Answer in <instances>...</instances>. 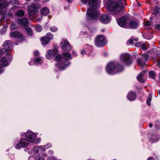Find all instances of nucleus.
Returning a JSON list of instances; mask_svg holds the SVG:
<instances>
[{"mask_svg":"<svg viewBox=\"0 0 160 160\" xmlns=\"http://www.w3.org/2000/svg\"><path fill=\"white\" fill-rule=\"evenodd\" d=\"M124 2L122 0L109 1L107 2V8L109 11L118 15L123 10Z\"/></svg>","mask_w":160,"mask_h":160,"instance_id":"1","label":"nucleus"},{"mask_svg":"<svg viewBox=\"0 0 160 160\" xmlns=\"http://www.w3.org/2000/svg\"><path fill=\"white\" fill-rule=\"evenodd\" d=\"M88 2L91 8L87 11V19H97L98 15V12L97 9L99 7V0H88Z\"/></svg>","mask_w":160,"mask_h":160,"instance_id":"2","label":"nucleus"},{"mask_svg":"<svg viewBox=\"0 0 160 160\" xmlns=\"http://www.w3.org/2000/svg\"><path fill=\"white\" fill-rule=\"evenodd\" d=\"M51 147L50 144H47L41 147H35L32 151V153L34 155L35 160H45V159L40 156V153H42L49 147Z\"/></svg>","mask_w":160,"mask_h":160,"instance_id":"3","label":"nucleus"},{"mask_svg":"<svg viewBox=\"0 0 160 160\" xmlns=\"http://www.w3.org/2000/svg\"><path fill=\"white\" fill-rule=\"evenodd\" d=\"M123 67L119 64H117L115 67L114 63L111 62L107 65L106 70L107 72L109 73H115L119 72L123 70Z\"/></svg>","mask_w":160,"mask_h":160,"instance_id":"4","label":"nucleus"},{"mask_svg":"<svg viewBox=\"0 0 160 160\" xmlns=\"http://www.w3.org/2000/svg\"><path fill=\"white\" fill-rule=\"evenodd\" d=\"M39 6V4L37 3H33L28 6V13L30 17H36V15L38 11V8Z\"/></svg>","mask_w":160,"mask_h":160,"instance_id":"5","label":"nucleus"},{"mask_svg":"<svg viewBox=\"0 0 160 160\" xmlns=\"http://www.w3.org/2000/svg\"><path fill=\"white\" fill-rule=\"evenodd\" d=\"M62 54L64 58V64H63L62 66H60L58 67L59 69L60 70H63L67 67L69 64L68 62V60L71 58V55L70 53L64 52L62 53Z\"/></svg>","mask_w":160,"mask_h":160,"instance_id":"6","label":"nucleus"},{"mask_svg":"<svg viewBox=\"0 0 160 160\" xmlns=\"http://www.w3.org/2000/svg\"><path fill=\"white\" fill-rule=\"evenodd\" d=\"M106 41L105 37L102 35L97 36L95 38L94 43L96 46L99 47L106 44Z\"/></svg>","mask_w":160,"mask_h":160,"instance_id":"7","label":"nucleus"},{"mask_svg":"<svg viewBox=\"0 0 160 160\" xmlns=\"http://www.w3.org/2000/svg\"><path fill=\"white\" fill-rule=\"evenodd\" d=\"M129 19L126 17H122L117 20L118 25L121 27L128 28Z\"/></svg>","mask_w":160,"mask_h":160,"instance_id":"8","label":"nucleus"},{"mask_svg":"<svg viewBox=\"0 0 160 160\" xmlns=\"http://www.w3.org/2000/svg\"><path fill=\"white\" fill-rule=\"evenodd\" d=\"M121 61L127 65H130L132 63V60L130 55L128 54H123L120 57Z\"/></svg>","mask_w":160,"mask_h":160,"instance_id":"9","label":"nucleus"},{"mask_svg":"<svg viewBox=\"0 0 160 160\" xmlns=\"http://www.w3.org/2000/svg\"><path fill=\"white\" fill-rule=\"evenodd\" d=\"M25 136L27 140L31 142H33L36 138L35 134L31 131L27 132L25 133Z\"/></svg>","mask_w":160,"mask_h":160,"instance_id":"10","label":"nucleus"},{"mask_svg":"<svg viewBox=\"0 0 160 160\" xmlns=\"http://www.w3.org/2000/svg\"><path fill=\"white\" fill-rule=\"evenodd\" d=\"M29 143L28 140L25 138H22L20 142L17 145L16 148L19 149L22 147H26L28 146Z\"/></svg>","mask_w":160,"mask_h":160,"instance_id":"11","label":"nucleus"},{"mask_svg":"<svg viewBox=\"0 0 160 160\" xmlns=\"http://www.w3.org/2000/svg\"><path fill=\"white\" fill-rule=\"evenodd\" d=\"M62 49L65 51H69L71 49V47L69 43L67 41H64L60 43Z\"/></svg>","mask_w":160,"mask_h":160,"instance_id":"12","label":"nucleus"},{"mask_svg":"<svg viewBox=\"0 0 160 160\" xmlns=\"http://www.w3.org/2000/svg\"><path fill=\"white\" fill-rule=\"evenodd\" d=\"M12 41L10 40H7L5 42L3 43V45L4 48H2V51L6 52L8 51L10 49L12 46Z\"/></svg>","mask_w":160,"mask_h":160,"instance_id":"13","label":"nucleus"},{"mask_svg":"<svg viewBox=\"0 0 160 160\" xmlns=\"http://www.w3.org/2000/svg\"><path fill=\"white\" fill-rule=\"evenodd\" d=\"M57 52L58 50L57 49L49 50L46 55V57L48 59H51L57 54Z\"/></svg>","mask_w":160,"mask_h":160,"instance_id":"14","label":"nucleus"},{"mask_svg":"<svg viewBox=\"0 0 160 160\" xmlns=\"http://www.w3.org/2000/svg\"><path fill=\"white\" fill-rule=\"evenodd\" d=\"M8 62L5 57H3L0 59V73L2 72L3 70V68L7 66Z\"/></svg>","mask_w":160,"mask_h":160,"instance_id":"15","label":"nucleus"},{"mask_svg":"<svg viewBox=\"0 0 160 160\" xmlns=\"http://www.w3.org/2000/svg\"><path fill=\"white\" fill-rule=\"evenodd\" d=\"M100 22L103 23H107L110 20V18L106 14H104L101 15L100 17Z\"/></svg>","mask_w":160,"mask_h":160,"instance_id":"16","label":"nucleus"},{"mask_svg":"<svg viewBox=\"0 0 160 160\" xmlns=\"http://www.w3.org/2000/svg\"><path fill=\"white\" fill-rule=\"evenodd\" d=\"M54 60L55 61L59 62H58L57 63V64H56L55 66L56 67L58 68L59 69L58 67L60 66H62L63 64H64V61H63L62 62H61V61L62 60V58L61 57V55L60 54H58L55 57Z\"/></svg>","mask_w":160,"mask_h":160,"instance_id":"17","label":"nucleus"},{"mask_svg":"<svg viewBox=\"0 0 160 160\" xmlns=\"http://www.w3.org/2000/svg\"><path fill=\"white\" fill-rule=\"evenodd\" d=\"M47 36H49V37H45L42 38L41 39L42 42L43 44L46 45L50 41L53 36V35L51 33H48L47 35Z\"/></svg>","mask_w":160,"mask_h":160,"instance_id":"18","label":"nucleus"},{"mask_svg":"<svg viewBox=\"0 0 160 160\" xmlns=\"http://www.w3.org/2000/svg\"><path fill=\"white\" fill-rule=\"evenodd\" d=\"M85 47L86 49L82 50L81 52V54L83 55L84 53H86L88 55V56L90 55V53H91L92 52V47L91 46L86 45Z\"/></svg>","mask_w":160,"mask_h":160,"instance_id":"19","label":"nucleus"},{"mask_svg":"<svg viewBox=\"0 0 160 160\" xmlns=\"http://www.w3.org/2000/svg\"><path fill=\"white\" fill-rule=\"evenodd\" d=\"M145 72L143 71L140 73L137 77V79L138 81L139 82L142 83L145 82L146 80V79L145 78Z\"/></svg>","mask_w":160,"mask_h":160,"instance_id":"20","label":"nucleus"},{"mask_svg":"<svg viewBox=\"0 0 160 160\" xmlns=\"http://www.w3.org/2000/svg\"><path fill=\"white\" fill-rule=\"evenodd\" d=\"M138 26V22L134 20H131L129 22L128 24V28L131 29L136 28Z\"/></svg>","mask_w":160,"mask_h":160,"instance_id":"21","label":"nucleus"},{"mask_svg":"<svg viewBox=\"0 0 160 160\" xmlns=\"http://www.w3.org/2000/svg\"><path fill=\"white\" fill-rule=\"evenodd\" d=\"M17 22L22 26H26L28 24V21L26 18L18 19Z\"/></svg>","mask_w":160,"mask_h":160,"instance_id":"22","label":"nucleus"},{"mask_svg":"<svg viewBox=\"0 0 160 160\" xmlns=\"http://www.w3.org/2000/svg\"><path fill=\"white\" fill-rule=\"evenodd\" d=\"M127 97L130 101L134 100L136 97V94L133 92H130L127 96Z\"/></svg>","mask_w":160,"mask_h":160,"instance_id":"23","label":"nucleus"},{"mask_svg":"<svg viewBox=\"0 0 160 160\" xmlns=\"http://www.w3.org/2000/svg\"><path fill=\"white\" fill-rule=\"evenodd\" d=\"M41 13L43 16H46L49 12V10L48 8L45 7L42 8L40 11Z\"/></svg>","mask_w":160,"mask_h":160,"instance_id":"24","label":"nucleus"},{"mask_svg":"<svg viewBox=\"0 0 160 160\" xmlns=\"http://www.w3.org/2000/svg\"><path fill=\"white\" fill-rule=\"evenodd\" d=\"M10 36L12 38H19L21 37L22 34L21 33L17 32H15L11 33Z\"/></svg>","mask_w":160,"mask_h":160,"instance_id":"25","label":"nucleus"},{"mask_svg":"<svg viewBox=\"0 0 160 160\" xmlns=\"http://www.w3.org/2000/svg\"><path fill=\"white\" fill-rule=\"evenodd\" d=\"M9 1L5 2L3 1L0 2V10L4 8L9 4Z\"/></svg>","mask_w":160,"mask_h":160,"instance_id":"26","label":"nucleus"},{"mask_svg":"<svg viewBox=\"0 0 160 160\" xmlns=\"http://www.w3.org/2000/svg\"><path fill=\"white\" fill-rule=\"evenodd\" d=\"M137 61L138 64L141 67H142L145 64V61L142 58H138L137 60Z\"/></svg>","mask_w":160,"mask_h":160,"instance_id":"27","label":"nucleus"},{"mask_svg":"<svg viewBox=\"0 0 160 160\" xmlns=\"http://www.w3.org/2000/svg\"><path fill=\"white\" fill-rule=\"evenodd\" d=\"M24 11L23 10H20L16 12L15 14L18 16L22 17L24 15Z\"/></svg>","mask_w":160,"mask_h":160,"instance_id":"28","label":"nucleus"},{"mask_svg":"<svg viewBox=\"0 0 160 160\" xmlns=\"http://www.w3.org/2000/svg\"><path fill=\"white\" fill-rule=\"evenodd\" d=\"M35 30L38 32H40L42 30V27L41 25H38L35 27Z\"/></svg>","mask_w":160,"mask_h":160,"instance_id":"29","label":"nucleus"},{"mask_svg":"<svg viewBox=\"0 0 160 160\" xmlns=\"http://www.w3.org/2000/svg\"><path fill=\"white\" fill-rule=\"evenodd\" d=\"M149 77L152 78H154L155 77V72L153 71H151L149 72Z\"/></svg>","mask_w":160,"mask_h":160,"instance_id":"30","label":"nucleus"},{"mask_svg":"<svg viewBox=\"0 0 160 160\" xmlns=\"http://www.w3.org/2000/svg\"><path fill=\"white\" fill-rule=\"evenodd\" d=\"M26 31L27 32L28 34L30 36H32L33 34L32 31L31 29L29 28H28L26 29Z\"/></svg>","mask_w":160,"mask_h":160,"instance_id":"31","label":"nucleus"},{"mask_svg":"<svg viewBox=\"0 0 160 160\" xmlns=\"http://www.w3.org/2000/svg\"><path fill=\"white\" fill-rule=\"evenodd\" d=\"M148 56L146 54H143L142 55V58L143 60H145V61L148 60Z\"/></svg>","mask_w":160,"mask_h":160,"instance_id":"32","label":"nucleus"},{"mask_svg":"<svg viewBox=\"0 0 160 160\" xmlns=\"http://www.w3.org/2000/svg\"><path fill=\"white\" fill-rule=\"evenodd\" d=\"M152 96L149 95L147 100V103L149 106L150 105V103L152 100Z\"/></svg>","mask_w":160,"mask_h":160,"instance_id":"33","label":"nucleus"},{"mask_svg":"<svg viewBox=\"0 0 160 160\" xmlns=\"http://www.w3.org/2000/svg\"><path fill=\"white\" fill-rule=\"evenodd\" d=\"M159 138V137H158V138H155V137L153 136H152V138L150 139V141L151 142H157L158 141Z\"/></svg>","mask_w":160,"mask_h":160,"instance_id":"34","label":"nucleus"},{"mask_svg":"<svg viewBox=\"0 0 160 160\" xmlns=\"http://www.w3.org/2000/svg\"><path fill=\"white\" fill-rule=\"evenodd\" d=\"M58 30L57 28L55 26H52L50 28V30L52 32H56Z\"/></svg>","mask_w":160,"mask_h":160,"instance_id":"35","label":"nucleus"},{"mask_svg":"<svg viewBox=\"0 0 160 160\" xmlns=\"http://www.w3.org/2000/svg\"><path fill=\"white\" fill-rule=\"evenodd\" d=\"M42 59L41 58H36L35 60V62L38 63H41L42 61Z\"/></svg>","mask_w":160,"mask_h":160,"instance_id":"36","label":"nucleus"},{"mask_svg":"<svg viewBox=\"0 0 160 160\" xmlns=\"http://www.w3.org/2000/svg\"><path fill=\"white\" fill-rule=\"evenodd\" d=\"M151 24V22L149 21L144 22V25L145 26H149Z\"/></svg>","mask_w":160,"mask_h":160,"instance_id":"37","label":"nucleus"},{"mask_svg":"<svg viewBox=\"0 0 160 160\" xmlns=\"http://www.w3.org/2000/svg\"><path fill=\"white\" fill-rule=\"evenodd\" d=\"M141 47L144 50L147 49L146 45L144 43H143L141 45Z\"/></svg>","mask_w":160,"mask_h":160,"instance_id":"38","label":"nucleus"},{"mask_svg":"<svg viewBox=\"0 0 160 160\" xmlns=\"http://www.w3.org/2000/svg\"><path fill=\"white\" fill-rule=\"evenodd\" d=\"M155 28L158 30H160V24L156 25L155 26Z\"/></svg>","mask_w":160,"mask_h":160,"instance_id":"39","label":"nucleus"},{"mask_svg":"<svg viewBox=\"0 0 160 160\" xmlns=\"http://www.w3.org/2000/svg\"><path fill=\"white\" fill-rule=\"evenodd\" d=\"M48 160H57L53 156L49 157L48 158Z\"/></svg>","mask_w":160,"mask_h":160,"instance_id":"40","label":"nucleus"},{"mask_svg":"<svg viewBox=\"0 0 160 160\" xmlns=\"http://www.w3.org/2000/svg\"><path fill=\"white\" fill-rule=\"evenodd\" d=\"M159 13V11L156 9H154L153 12V13L155 15H157Z\"/></svg>","mask_w":160,"mask_h":160,"instance_id":"41","label":"nucleus"},{"mask_svg":"<svg viewBox=\"0 0 160 160\" xmlns=\"http://www.w3.org/2000/svg\"><path fill=\"white\" fill-rule=\"evenodd\" d=\"M15 24L14 23H12L11 26V28L12 29H14L15 28Z\"/></svg>","mask_w":160,"mask_h":160,"instance_id":"42","label":"nucleus"},{"mask_svg":"<svg viewBox=\"0 0 160 160\" xmlns=\"http://www.w3.org/2000/svg\"><path fill=\"white\" fill-rule=\"evenodd\" d=\"M133 41L132 39H130L128 41V43L129 44H134V42H133Z\"/></svg>","mask_w":160,"mask_h":160,"instance_id":"43","label":"nucleus"},{"mask_svg":"<svg viewBox=\"0 0 160 160\" xmlns=\"http://www.w3.org/2000/svg\"><path fill=\"white\" fill-rule=\"evenodd\" d=\"M141 45V42H137L135 44V46L136 47H138Z\"/></svg>","mask_w":160,"mask_h":160,"instance_id":"44","label":"nucleus"},{"mask_svg":"<svg viewBox=\"0 0 160 160\" xmlns=\"http://www.w3.org/2000/svg\"><path fill=\"white\" fill-rule=\"evenodd\" d=\"M6 13V12L5 11H0V15H4Z\"/></svg>","mask_w":160,"mask_h":160,"instance_id":"45","label":"nucleus"},{"mask_svg":"<svg viewBox=\"0 0 160 160\" xmlns=\"http://www.w3.org/2000/svg\"><path fill=\"white\" fill-rule=\"evenodd\" d=\"M5 53V52H3L2 51V48L1 50H0V56Z\"/></svg>","mask_w":160,"mask_h":160,"instance_id":"46","label":"nucleus"},{"mask_svg":"<svg viewBox=\"0 0 160 160\" xmlns=\"http://www.w3.org/2000/svg\"><path fill=\"white\" fill-rule=\"evenodd\" d=\"M84 4H86L88 2V0H80Z\"/></svg>","mask_w":160,"mask_h":160,"instance_id":"47","label":"nucleus"},{"mask_svg":"<svg viewBox=\"0 0 160 160\" xmlns=\"http://www.w3.org/2000/svg\"><path fill=\"white\" fill-rule=\"evenodd\" d=\"M39 53V52L38 51H36L34 52V55H38Z\"/></svg>","mask_w":160,"mask_h":160,"instance_id":"48","label":"nucleus"},{"mask_svg":"<svg viewBox=\"0 0 160 160\" xmlns=\"http://www.w3.org/2000/svg\"><path fill=\"white\" fill-rule=\"evenodd\" d=\"M153 159V158L152 157H150L147 160H152Z\"/></svg>","mask_w":160,"mask_h":160,"instance_id":"49","label":"nucleus"},{"mask_svg":"<svg viewBox=\"0 0 160 160\" xmlns=\"http://www.w3.org/2000/svg\"><path fill=\"white\" fill-rule=\"evenodd\" d=\"M152 123H150L149 125V126L150 127V128H152Z\"/></svg>","mask_w":160,"mask_h":160,"instance_id":"50","label":"nucleus"},{"mask_svg":"<svg viewBox=\"0 0 160 160\" xmlns=\"http://www.w3.org/2000/svg\"><path fill=\"white\" fill-rule=\"evenodd\" d=\"M73 53L75 55V56H76V53H75V51H73Z\"/></svg>","mask_w":160,"mask_h":160,"instance_id":"51","label":"nucleus"},{"mask_svg":"<svg viewBox=\"0 0 160 160\" xmlns=\"http://www.w3.org/2000/svg\"><path fill=\"white\" fill-rule=\"evenodd\" d=\"M137 4H138V6H139V7H140V6L141 4H140V3H139L138 2V3H137Z\"/></svg>","mask_w":160,"mask_h":160,"instance_id":"52","label":"nucleus"},{"mask_svg":"<svg viewBox=\"0 0 160 160\" xmlns=\"http://www.w3.org/2000/svg\"><path fill=\"white\" fill-rule=\"evenodd\" d=\"M31 62L30 61V62H28L29 64L30 65H31Z\"/></svg>","mask_w":160,"mask_h":160,"instance_id":"53","label":"nucleus"},{"mask_svg":"<svg viewBox=\"0 0 160 160\" xmlns=\"http://www.w3.org/2000/svg\"><path fill=\"white\" fill-rule=\"evenodd\" d=\"M35 1L37 2V1H40L41 0H34Z\"/></svg>","mask_w":160,"mask_h":160,"instance_id":"54","label":"nucleus"},{"mask_svg":"<svg viewBox=\"0 0 160 160\" xmlns=\"http://www.w3.org/2000/svg\"><path fill=\"white\" fill-rule=\"evenodd\" d=\"M158 93L159 95H160V90H159L158 91Z\"/></svg>","mask_w":160,"mask_h":160,"instance_id":"55","label":"nucleus"},{"mask_svg":"<svg viewBox=\"0 0 160 160\" xmlns=\"http://www.w3.org/2000/svg\"><path fill=\"white\" fill-rule=\"evenodd\" d=\"M67 1L68 2H70L71 1V0H67Z\"/></svg>","mask_w":160,"mask_h":160,"instance_id":"56","label":"nucleus"},{"mask_svg":"<svg viewBox=\"0 0 160 160\" xmlns=\"http://www.w3.org/2000/svg\"><path fill=\"white\" fill-rule=\"evenodd\" d=\"M159 55H160V54H157V55H157V57H158V56H159Z\"/></svg>","mask_w":160,"mask_h":160,"instance_id":"57","label":"nucleus"},{"mask_svg":"<svg viewBox=\"0 0 160 160\" xmlns=\"http://www.w3.org/2000/svg\"><path fill=\"white\" fill-rule=\"evenodd\" d=\"M153 59H154L156 58H155V57H154V56H153Z\"/></svg>","mask_w":160,"mask_h":160,"instance_id":"58","label":"nucleus"},{"mask_svg":"<svg viewBox=\"0 0 160 160\" xmlns=\"http://www.w3.org/2000/svg\"><path fill=\"white\" fill-rule=\"evenodd\" d=\"M81 35H83V32H81Z\"/></svg>","mask_w":160,"mask_h":160,"instance_id":"59","label":"nucleus"},{"mask_svg":"<svg viewBox=\"0 0 160 160\" xmlns=\"http://www.w3.org/2000/svg\"><path fill=\"white\" fill-rule=\"evenodd\" d=\"M104 30H102V32H104Z\"/></svg>","mask_w":160,"mask_h":160,"instance_id":"60","label":"nucleus"},{"mask_svg":"<svg viewBox=\"0 0 160 160\" xmlns=\"http://www.w3.org/2000/svg\"><path fill=\"white\" fill-rule=\"evenodd\" d=\"M158 63L159 64L160 63V61L158 62Z\"/></svg>","mask_w":160,"mask_h":160,"instance_id":"61","label":"nucleus"},{"mask_svg":"<svg viewBox=\"0 0 160 160\" xmlns=\"http://www.w3.org/2000/svg\"><path fill=\"white\" fill-rule=\"evenodd\" d=\"M138 40L137 39H135V41H137Z\"/></svg>","mask_w":160,"mask_h":160,"instance_id":"62","label":"nucleus"},{"mask_svg":"<svg viewBox=\"0 0 160 160\" xmlns=\"http://www.w3.org/2000/svg\"><path fill=\"white\" fill-rule=\"evenodd\" d=\"M2 18H4V17L3 16H2Z\"/></svg>","mask_w":160,"mask_h":160,"instance_id":"63","label":"nucleus"},{"mask_svg":"<svg viewBox=\"0 0 160 160\" xmlns=\"http://www.w3.org/2000/svg\"><path fill=\"white\" fill-rule=\"evenodd\" d=\"M159 78H160V75H159Z\"/></svg>","mask_w":160,"mask_h":160,"instance_id":"64","label":"nucleus"}]
</instances>
